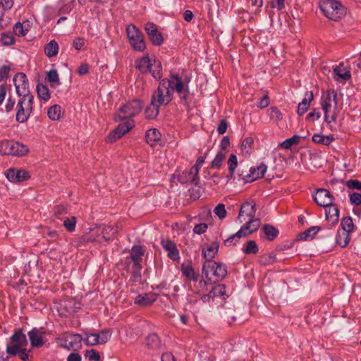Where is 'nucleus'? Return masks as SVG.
Returning <instances> with one entry per match:
<instances>
[{"instance_id":"obj_1","label":"nucleus","mask_w":361,"mask_h":361,"mask_svg":"<svg viewBox=\"0 0 361 361\" xmlns=\"http://www.w3.org/2000/svg\"><path fill=\"white\" fill-rule=\"evenodd\" d=\"M174 92L178 94L182 101H187L189 94L188 85L178 75H171L160 81L157 90L152 94L149 105L145 110V118H155L159 114V107L168 104L172 100Z\"/></svg>"},{"instance_id":"obj_2","label":"nucleus","mask_w":361,"mask_h":361,"mask_svg":"<svg viewBox=\"0 0 361 361\" xmlns=\"http://www.w3.org/2000/svg\"><path fill=\"white\" fill-rule=\"evenodd\" d=\"M320 104L324 114L325 122L326 123L335 122L339 112L337 93L334 90H327L322 96Z\"/></svg>"},{"instance_id":"obj_3","label":"nucleus","mask_w":361,"mask_h":361,"mask_svg":"<svg viewBox=\"0 0 361 361\" xmlns=\"http://www.w3.org/2000/svg\"><path fill=\"white\" fill-rule=\"evenodd\" d=\"M135 67L143 74L150 73L155 79L162 75V66L159 60L145 56L135 61Z\"/></svg>"},{"instance_id":"obj_4","label":"nucleus","mask_w":361,"mask_h":361,"mask_svg":"<svg viewBox=\"0 0 361 361\" xmlns=\"http://www.w3.org/2000/svg\"><path fill=\"white\" fill-rule=\"evenodd\" d=\"M117 232V226L103 225L91 230L89 234L85 235L84 240L87 243L98 242L101 243L102 240L109 242L113 239L114 234Z\"/></svg>"},{"instance_id":"obj_5","label":"nucleus","mask_w":361,"mask_h":361,"mask_svg":"<svg viewBox=\"0 0 361 361\" xmlns=\"http://www.w3.org/2000/svg\"><path fill=\"white\" fill-rule=\"evenodd\" d=\"M207 268H209L213 272V275L215 277L216 281H222L227 275V267L222 262H210L209 263H204L202 266V276H204L207 281L200 280V284H203L204 286H207L208 281L212 283L211 279L209 278V271Z\"/></svg>"},{"instance_id":"obj_6","label":"nucleus","mask_w":361,"mask_h":361,"mask_svg":"<svg viewBox=\"0 0 361 361\" xmlns=\"http://www.w3.org/2000/svg\"><path fill=\"white\" fill-rule=\"evenodd\" d=\"M320 8L329 19L337 20L345 13V7L336 0H321Z\"/></svg>"},{"instance_id":"obj_7","label":"nucleus","mask_w":361,"mask_h":361,"mask_svg":"<svg viewBox=\"0 0 361 361\" xmlns=\"http://www.w3.org/2000/svg\"><path fill=\"white\" fill-rule=\"evenodd\" d=\"M16 105V121L19 123L25 122L30 116L33 109V95L19 97Z\"/></svg>"},{"instance_id":"obj_8","label":"nucleus","mask_w":361,"mask_h":361,"mask_svg":"<svg viewBox=\"0 0 361 361\" xmlns=\"http://www.w3.org/2000/svg\"><path fill=\"white\" fill-rule=\"evenodd\" d=\"M260 225L261 220L247 221L237 233L224 240V245L227 247L235 245L240 238L248 236L257 231Z\"/></svg>"},{"instance_id":"obj_9","label":"nucleus","mask_w":361,"mask_h":361,"mask_svg":"<svg viewBox=\"0 0 361 361\" xmlns=\"http://www.w3.org/2000/svg\"><path fill=\"white\" fill-rule=\"evenodd\" d=\"M28 152V147L19 142L8 140L0 142V154H1L22 157L27 154Z\"/></svg>"},{"instance_id":"obj_10","label":"nucleus","mask_w":361,"mask_h":361,"mask_svg":"<svg viewBox=\"0 0 361 361\" xmlns=\"http://www.w3.org/2000/svg\"><path fill=\"white\" fill-rule=\"evenodd\" d=\"M145 255V250L140 245H133L130 253V259L133 263L132 276L135 281L141 279V269H142V257Z\"/></svg>"},{"instance_id":"obj_11","label":"nucleus","mask_w":361,"mask_h":361,"mask_svg":"<svg viewBox=\"0 0 361 361\" xmlns=\"http://www.w3.org/2000/svg\"><path fill=\"white\" fill-rule=\"evenodd\" d=\"M128 39L130 46L135 51H144L146 44L142 32L133 24H130L126 27Z\"/></svg>"},{"instance_id":"obj_12","label":"nucleus","mask_w":361,"mask_h":361,"mask_svg":"<svg viewBox=\"0 0 361 361\" xmlns=\"http://www.w3.org/2000/svg\"><path fill=\"white\" fill-rule=\"evenodd\" d=\"M142 108L140 100H133L121 106L116 117L118 120H124L137 115Z\"/></svg>"},{"instance_id":"obj_13","label":"nucleus","mask_w":361,"mask_h":361,"mask_svg":"<svg viewBox=\"0 0 361 361\" xmlns=\"http://www.w3.org/2000/svg\"><path fill=\"white\" fill-rule=\"evenodd\" d=\"M134 126L135 123L133 120H128L123 123H120L116 129L108 135L106 142L110 143L116 142L128 133Z\"/></svg>"},{"instance_id":"obj_14","label":"nucleus","mask_w":361,"mask_h":361,"mask_svg":"<svg viewBox=\"0 0 361 361\" xmlns=\"http://www.w3.org/2000/svg\"><path fill=\"white\" fill-rule=\"evenodd\" d=\"M13 80L16 93L19 97L32 95L30 93L28 80L25 73H18L15 75Z\"/></svg>"},{"instance_id":"obj_15","label":"nucleus","mask_w":361,"mask_h":361,"mask_svg":"<svg viewBox=\"0 0 361 361\" xmlns=\"http://www.w3.org/2000/svg\"><path fill=\"white\" fill-rule=\"evenodd\" d=\"M27 334L30 345L32 348H39L44 345L45 343L44 336L46 334V330L44 327L39 329L34 327Z\"/></svg>"},{"instance_id":"obj_16","label":"nucleus","mask_w":361,"mask_h":361,"mask_svg":"<svg viewBox=\"0 0 361 361\" xmlns=\"http://www.w3.org/2000/svg\"><path fill=\"white\" fill-rule=\"evenodd\" d=\"M5 175L8 180L13 183H20L29 179L30 177L28 171L15 168H10L6 170Z\"/></svg>"},{"instance_id":"obj_17","label":"nucleus","mask_w":361,"mask_h":361,"mask_svg":"<svg viewBox=\"0 0 361 361\" xmlns=\"http://www.w3.org/2000/svg\"><path fill=\"white\" fill-rule=\"evenodd\" d=\"M257 208L256 204H241L238 219L240 221H252V220H260L259 218H255Z\"/></svg>"},{"instance_id":"obj_18","label":"nucleus","mask_w":361,"mask_h":361,"mask_svg":"<svg viewBox=\"0 0 361 361\" xmlns=\"http://www.w3.org/2000/svg\"><path fill=\"white\" fill-rule=\"evenodd\" d=\"M324 207L326 219L331 226H335L339 221V209L337 204H319Z\"/></svg>"},{"instance_id":"obj_19","label":"nucleus","mask_w":361,"mask_h":361,"mask_svg":"<svg viewBox=\"0 0 361 361\" xmlns=\"http://www.w3.org/2000/svg\"><path fill=\"white\" fill-rule=\"evenodd\" d=\"M199 171L197 167H191L188 171H183L178 178L181 183H191L195 185L199 183Z\"/></svg>"},{"instance_id":"obj_20","label":"nucleus","mask_w":361,"mask_h":361,"mask_svg":"<svg viewBox=\"0 0 361 361\" xmlns=\"http://www.w3.org/2000/svg\"><path fill=\"white\" fill-rule=\"evenodd\" d=\"M161 245L167 252V257L173 261H177L180 259L179 251L177 249L176 243L170 239L162 240Z\"/></svg>"},{"instance_id":"obj_21","label":"nucleus","mask_w":361,"mask_h":361,"mask_svg":"<svg viewBox=\"0 0 361 361\" xmlns=\"http://www.w3.org/2000/svg\"><path fill=\"white\" fill-rule=\"evenodd\" d=\"M279 234V230L272 225L264 224L261 228L259 235L263 240L273 241Z\"/></svg>"},{"instance_id":"obj_22","label":"nucleus","mask_w":361,"mask_h":361,"mask_svg":"<svg viewBox=\"0 0 361 361\" xmlns=\"http://www.w3.org/2000/svg\"><path fill=\"white\" fill-rule=\"evenodd\" d=\"M351 77L350 68L341 63L334 68V78L338 82H343Z\"/></svg>"},{"instance_id":"obj_23","label":"nucleus","mask_w":361,"mask_h":361,"mask_svg":"<svg viewBox=\"0 0 361 361\" xmlns=\"http://www.w3.org/2000/svg\"><path fill=\"white\" fill-rule=\"evenodd\" d=\"M312 198L315 203H333L334 197L329 190L319 188L312 194Z\"/></svg>"},{"instance_id":"obj_24","label":"nucleus","mask_w":361,"mask_h":361,"mask_svg":"<svg viewBox=\"0 0 361 361\" xmlns=\"http://www.w3.org/2000/svg\"><path fill=\"white\" fill-rule=\"evenodd\" d=\"M219 248V243L218 241L215 240L212 242L208 247L202 250V256L207 260L204 263L207 264L210 262H214L212 259L215 257V255L218 252Z\"/></svg>"},{"instance_id":"obj_25","label":"nucleus","mask_w":361,"mask_h":361,"mask_svg":"<svg viewBox=\"0 0 361 361\" xmlns=\"http://www.w3.org/2000/svg\"><path fill=\"white\" fill-rule=\"evenodd\" d=\"M266 171L267 166L263 164L257 167L250 168V173L246 176L245 181L252 182L255 180L262 178Z\"/></svg>"},{"instance_id":"obj_26","label":"nucleus","mask_w":361,"mask_h":361,"mask_svg":"<svg viewBox=\"0 0 361 361\" xmlns=\"http://www.w3.org/2000/svg\"><path fill=\"white\" fill-rule=\"evenodd\" d=\"M157 300V295L152 293L139 294L135 299V303L142 306H150Z\"/></svg>"},{"instance_id":"obj_27","label":"nucleus","mask_w":361,"mask_h":361,"mask_svg":"<svg viewBox=\"0 0 361 361\" xmlns=\"http://www.w3.org/2000/svg\"><path fill=\"white\" fill-rule=\"evenodd\" d=\"M10 339L12 343L18 345L21 347H25L28 343L26 336L23 334L21 329L16 331L11 336Z\"/></svg>"},{"instance_id":"obj_28","label":"nucleus","mask_w":361,"mask_h":361,"mask_svg":"<svg viewBox=\"0 0 361 361\" xmlns=\"http://www.w3.org/2000/svg\"><path fill=\"white\" fill-rule=\"evenodd\" d=\"M161 135L156 128H152L146 132V140L151 146L156 145L161 141Z\"/></svg>"},{"instance_id":"obj_29","label":"nucleus","mask_w":361,"mask_h":361,"mask_svg":"<svg viewBox=\"0 0 361 361\" xmlns=\"http://www.w3.org/2000/svg\"><path fill=\"white\" fill-rule=\"evenodd\" d=\"M319 226H312L304 232L299 233L296 237V240H307L312 239L313 237L320 231Z\"/></svg>"},{"instance_id":"obj_30","label":"nucleus","mask_w":361,"mask_h":361,"mask_svg":"<svg viewBox=\"0 0 361 361\" xmlns=\"http://www.w3.org/2000/svg\"><path fill=\"white\" fill-rule=\"evenodd\" d=\"M82 340V338L80 334H72L67 338L66 347L69 350H76L81 346Z\"/></svg>"},{"instance_id":"obj_31","label":"nucleus","mask_w":361,"mask_h":361,"mask_svg":"<svg viewBox=\"0 0 361 361\" xmlns=\"http://www.w3.org/2000/svg\"><path fill=\"white\" fill-rule=\"evenodd\" d=\"M146 345L152 349L157 350L161 346V343L157 334H151L146 338Z\"/></svg>"},{"instance_id":"obj_32","label":"nucleus","mask_w":361,"mask_h":361,"mask_svg":"<svg viewBox=\"0 0 361 361\" xmlns=\"http://www.w3.org/2000/svg\"><path fill=\"white\" fill-rule=\"evenodd\" d=\"M58 52L59 45L55 40L49 42L44 48V53L49 58L56 56Z\"/></svg>"},{"instance_id":"obj_33","label":"nucleus","mask_w":361,"mask_h":361,"mask_svg":"<svg viewBox=\"0 0 361 361\" xmlns=\"http://www.w3.org/2000/svg\"><path fill=\"white\" fill-rule=\"evenodd\" d=\"M350 240V233H348L347 232H344V231H342V232L338 231L336 238V241L337 245H338L341 247H345L348 245Z\"/></svg>"},{"instance_id":"obj_34","label":"nucleus","mask_w":361,"mask_h":361,"mask_svg":"<svg viewBox=\"0 0 361 361\" xmlns=\"http://www.w3.org/2000/svg\"><path fill=\"white\" fill-rule=\"evenodd\" d=\"M47 115L51 120L59 121L62 115L61 107L57 104L51 106L48 109Z\"/></svg>"},{"instance_id":"obj_35","label":"nucleus","mask_w":361,"mask_h":361,"mask_svg":"<svg viewBox=\"0 0 361 361\" xmlns=\"http://www.w3.org/2000/svg\"><path fill=\"white\" fill-rule=\"evenodd\" d=\"M245 255H255L259 251V247L255 240H248L242 249Z\"/></svg>"},{"instance_id":"obj_36","label":"nucleus","mask_w":361,"mask_h":361,"mask_svg":"<svg viewBox=\"0 0 361 361\" xmlns=\"http://www.w3.org/2000/svg\"><path fill=\"white\" fill-rule=\"evenodd\" d=\"M341 226L342 227V231L351 233L354 230V224L353 219L350 216H346L342 219Z\"/></svg>"},{"instance_id":"obj_37","label":"nucleus","mask_w":361,"mask_h":361,"mask_svg":"<svg viewBox=\"0 0 361 361\" xmlns=\"http://www.w3.org/2000/svg\"><path fill=\"white\" fill-rule=\"evenodd\" d=\"M226 156V151H219L215 158L211 163V167L213 169H219Z\"/></svg>"},{"instance_id":"obj_38","label":"nucleus","mask_w":361,"mask_h":361,"mask_svg":"<svg viewBox=\"0 0 361 361\" xmlns=\"http://www.w3.org/2000/svg\"><path fill=\"white\" fill-rule=\"evenodd\" d=\"M312 140L314 143L329 145L334 140V138L331 136L314 134L312 136Z\"/></svg>"},{"instance_id":"obj_39","label":"nucleus","mask_w":361,"mask_h":361,"mask_svg":"<svg viewBox=\"0 0 361 361\" xmlns=\"http://www.w3.org/2000/svg\"><path fill=\"white\" fill-rule=\"evenodd\" d=\"M37 92L38 97L44 100L48 101L50 99V92L48 87L43 84H38L37 85Z\"/></svg>"},{"instance_id":"obj_40","label":"nucleus","mask_w":361,"mask_h":361,"mask_svg":"<svg viewBox=\"0 0 361 361\" xmlns=\"http://www.w3.org/2000/svg\"><path fill=\"white\" fill-rule=\"evenodd\" d=\"M182 273L187 278L190 279L193 281H197L199 279V274L196 273L191 266H186L182 267Z\"/></svg>"},{"instance_id":"obj_41","label":"nucleus","mask_w":361,"mask_h":361,"mask_svg":"<svg viewBox=\"0 0 361 361\" xmlns=\"http://www.w3.org/2000/svg\"><path fill=\"white\" fill-rule=\"evenodd\" d=\"M259 262L263 266L272 264L276 262V255L273 252L263 255L260 256Z\"/></svg>"},{"instance_id":"obj_42","label":"nucleus","mask_w":361,"mask_h":361,"mask_svg":"<svg viewBox=\"0 0 361 361\" xmlns=\"http://www.w3.org/2000/svg\"><path fill=\"white\" fill-rule=\"evenodd\" d=\"M226 294V286L224 284H217L212 287L209 293V297L224 296Z\"/></svg>"},{"instance_id":"obj_43","label":"nucleus","mask_w":361,"mask_h":361,"mask_svg":"<svg viewBox=\"0 0 361 361\" xmlns=\"http://www.w3.org/2000/svg\"><path fill=\"white\" fill-rule=\"evenodd\" d=\"M267 113L270 119L274 122H279L283 118L281 112L276 106H271L269 108L267 111Z\"/></svg>"},{"instance_id":"obj_44","label":"nucleus","mask_w":361,"mask_h":361,"mask_svg":"<svg viewBox=\"0 0 361 361\" xmlns=\"http://www.w3.org/2000/svg\"><path fill=\"white\" fill-rule=\"evenodd\" d=\"M111 331L109 329H105L102 330L99 334H97L98 337L99 345L105 344L107 343L111 337Z\"/></svg>"},{"instance_id":"obj_45","label":"nucleus","mask_w":361,"mask_h":361,"mask_svg":"<svg viewBox=\"0 0 361 361\" xmlns=\"http://www.w3.org/2000/svg\"><path fill=\"white\" fill-rule=\"evenodd\" d=\"M47 77L51 86L56 87L60 84L59 77L56 70L53 69L49 71L47 73Z\"/></svg>"},{"instance_id":"obj_46","label":"nucleus","mask_w":361,"mask_h":361,"mask_svg":"<svg viewBox=\"0 0 361 361\" xmlns=\"http://www.w3.org/2000/svg\"><path fill=\"white\" fill-rule=\"evenodd\" d=\"M149 39L154 45H160L163 42V37L161 32L158 31L157 28L153 32H151L148 35Z\"/></svg>"},{"instance_id":"obj_47","label":"nucleus","mask_w":361,"mask_h":361,"mask_svg":"<svg viewBox=\"0 0 361 361\" xmlns=\"http://www.w3.org/2000/svg\"><path fill=\"white\" fill-rule=\"evenodd\" d=\"M76 218L75 216L66 217L63 219V226L69 232H73L75 229Z\"/></svg>"},{"instance_id":"obj_48","label":"nucleus","mask_w":361,"mask_h":361,"mask_svg":"<svg viewBox=\"0 0 361 361\" xmlns=\"http://www.w3.org/2000/svg\"><path fill=\"white\" fill-rule=\"evenodd\" d=\"M300 137L294 135L290 138L286 140L281 143V147L283 149H290L293 145L298 144L300 142Z\"/></svg>"},{"instance_id":"obj_49","label":"nucleus","mask_w":361,"mask_h":361,"mask_svg":"<svg viewBox=\"0 0 361 361\" xmlns=\"http://www.w3.org/2000/svg\"><path fill=\"white\" fill-rule=\"evenodd\" d=\"M86 338L85 339V343L87 345L94 346L96 345H99V341L98 337L97 336V334H91V333H85Z\"/></svg>"},{"instance_id":"obj_50","label":"nucleus","mask_w":361,"mask_h":361,"mask_svg":"<svg viewBox=\"0 0 361 361\" xmlns=\"http://www.w3.org/2000/svg\"><path fill=\"white\" fill-rule=\"evenodd\" d=\"M237 166H238L237 157L235 154H232L230 155L228 160V171H229L231 176L233 175V173L235 172V169H236Z\"/></svg>"},{"instance_id":"obj_51","label":"nucleus","mask_w":361,"mask_h":361,"mask_svg":"<svg viewBox=\"0 0 361 361\" xmlns=\"http://www.w3.org/2000/svg\"><path fill=\"white\" fill-rule=\"evenodd\" d=\"M253 143V139L250 137L245 138L241 144L240 149L243 153L248 154Z\"/></svg>"},{"instance_id":"obj_52","label":"nucleus","mask_w":361,"mask_h":361,"mask_svg":"<svg viewBox=\"0 0 361 361\" xmlns=\"http://www.w3.org/2000/svg\"><path fill=\"white\" fill-rule=\"evenodd\" d=\"M1 42L4 46H10L15 43V38L11 33H4L1 35Z\"/></svg>"},{"instance_id":"obj_53","label":"nucleus","mask_w":361,"mask_h":361,"mask_svg":"<svg viewBox=\"0 0 361 361\" xmlns=\"http://www.w3.org/2000/svg\"><path fill=\"white\" fill-rule=\"evenodd\" d=\"M85 357L90 361H99L101 359L99 353L94 349L87 350Z\"/></svg>"},{"instance_id":"obj_54","label":"nucleus","mask_w":361,"mask_h":361,"mask_svg":"<svg viewBox=\"0 0 361 361\" xmlns=\"http://www.w3.org/2000/svg\"><path fill=\"white\" fill-rule=\"evenodd\" d=\"M21 348V346L12 343V345H7L6 351L8 355L15 356L19 354Z\"/></svg>"},{"instance_id":"obj_55","label":"nucleus","mask_w":361,"mask_h":361,"mask_svg":"<svg viewBox=\"0 0 361 361\" xmlns=\"http://www.w3.org/2000/svg\"><path fill=\"white\" fill-rule=\"evenodd\" d=\"M214 212L220 219H224L227 214L225 204H217Z\"/></svg>"},{"instance_id":"obj_56","label":"nucleus","mask_w":361,"mask_h":361,"mask_svg":"<svg viewBox=\"0 0 361 361\" xmlns=\"http://www.w3.org/2000/svg\"><path fill=\"white\" fill-rule=\"evenodd\" d=\"M286 0H271L269 6L271 8H277L279 11H281L286 7Z\"/></svg>"},{"instance_id":"obj_57","label":"nucleus","mask_w":361,"mask_h":361,"mask_svg":"<svg viewBox=\"0 0 361 361\" xmlns=\"http://www.w3.org/2000/svg\"><path fill=\"white\" fill-rule=\"evenodd\" d=\"M345 185L349 189H356L361 190V181L356 179H350L345 182Z\"/></svg>"},{"instance_id":"obj_58","label":"nucleus","mask_w":361,"mask_h":361,"mask_svg":"<svg viewBox=\"0 0 361 361\" xmlns=\"http://www.w3.org/2000/svg\"><path fill=\"white\" fill-rule=\"evenodd\" d=\"M208 228L207 224L205 223H201L196 224L193 228V232L195 234L201 235L204 233Z\"/></svg>"},{"instance_id":"obj_59","label":"nucleus","mask_w":361,"mask_h":361,"mask_svg":"<svg viewBox=\"0 0 361 361\" xmlns=\"http://www.w3.org/2000/svg\"><path fill=\"white\" fill-rule=\"evenodd\" d=\"M27 29H24L23 25L18 23L13 27V32L18 36H25L27 32Z\"/></svg>"},{"instance_id":"obj_60","label":"nucleus","mask_w":361,"mask_h":361,"mask_svg":"<svg viewBox=\"0 0 361 361\" xmlns=\"http://www.w3.org/2000/svg\"><path fill=\"white\" fill-rule=\"evenodd\" d=\"M12 6V0H0V13H4L6 10L11 8Z\"/></svg>"},{"instance_id":"obj_61","label":"nucleus","mask_w":361,"mask_h":361,"mask_svg":"<svg viewBox=\"0 0 361 361\" xmlns=\"http://www.w3.org/2000/svg\"><path fill=\"white\" fill-rule=\"evenodd\" d=\"M30 350H27L25 348L20 349L18 356L22 361H30Z\"/></svg>"},{"instance_id":"obj_62","label":"nucleus","mask_w":361,"mask_h":361,"mask_svg":"<svg viewBox=\"0 0 361 361\" xmlns=\"http://www.w3.org/2000/svg\"><path fill=\"white\" fill-rule=\"evenodd\" d=\"M11 70L10 65H4L0 68V82L7 77Z\"/></svg>"},{"instance_id":"obj_63","label":"nucleus","mask_w":361,"mask_h":361,"mask_svg":"<svg viewBox=\"0 0 361 361\" xmlns=\"http://www.w3.org/2000/svg\"><path fill=\"white\" fill-rule=\"evenodd\" d=\"M269 97L267 94H265L264 96H263L259 102H258V104H257V107L260 108V109H264V108H266L269 106Z\"/></svg>"},{"instance_id":"obj_64","label":"nucleus","mask_w":361,"mask_h":361,"mask_svg":"<svg viewBox=\"0 0 361 361\" xmlns=\"http://www.w3.org/2000/svg\"><path fill=\"white\" fill-rule=\"evenodd\" d=\"M54 212L55 216L59 219L61 215L67 213V210L62 204H59L54 207Z\"/></svg>"}]
</instances>
